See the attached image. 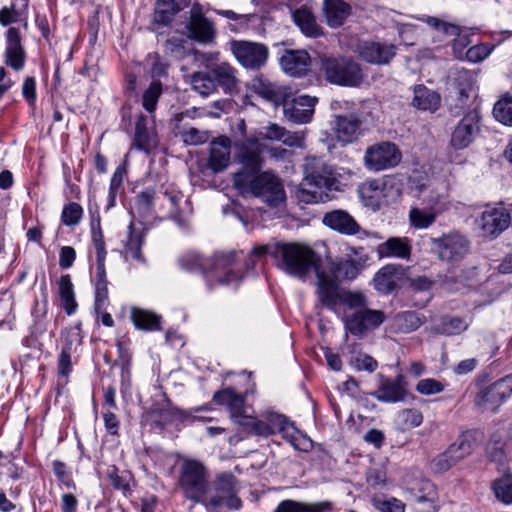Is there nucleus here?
Returning <instances> with one entry per match:
<instances>
[{"mask_svg": "<svg viewBox=\"0 0 512 512\" xmlns=\"http://www.w3.org/2000/svg\"><path fill=\"white\" fill-rule=\"evenodd\" d=\"M340 304H344L349 309L358 311L367 307V298L365 294L360 291H350L343 289Z\"/></svg>", "mask_w": 512, "mask_h": 512, "instance_id": "nucleus-55", "label": "nucleus"}, {"mask_svg": "<svg viewBox=\"0 0 512 512\" xmlns=\"http://www.w3.org/2000/svg\"><path fill=\"white\" fill-rule=\"evenodd\" d=\"M235 477L231 474L219 475L212 484V491L206 494L202 504L210 511L221 508L239 509L241 500L236 495Z\"/></svg>", "mask_w": 512, "mask_h": 512, "instance_id": "nucleus-8", "label": "nucleus"}, {"mask_svg": "<svg viewBox=\"0 0 512 512\" xmlns=\"http://www.w3.org/2000/svg\"><path fill=\"white\" fill-rule=\"evenodd\" d=\"M394 189L393 179L368 180L360 186V195L365 205L372 209L380 206L390 197V191Z\"/></svg>", "mask_w": 512, "mask_h": 512, "instance_id": "nucleus-16", "label": "nucleus"}, {"mask_svg": "<svg viewBox=\"0 0 512 512\" xmlns=\"http://www.w3.org/2000/svg\"><path fill=\"white\" fill-rule=\"evenodd\" d=\"M396 321L399 329L404 333H409L418 329L423 320L414 311H406L396 316Z\"/></svg>", "mask_w": 512, "mask_h": 512, "instance_id": "nucleus-52", "label": "nucleus"}, {"mask_svg": "<svg viewBox=\"0 0 512 512\" xmlns=\"http://www.w3.org/2000/svg\"><path fill=\"white\" fill-rule=\"evenodd\" d=\"M282 69L291 76H303L310 67L311 59L304 50H286L280 58Z\"/></svg>", "mask_w": 512, "mask_h": 512, "instance_id": "nucleus-30", "label": "nucleus"}, {"mask_svg": "<svg viewBox=\"0 0 512 512\" xmlns=\"http://www.w3.org/2000/svg\"><path fill=\"white\" fill-rule=\"evenodd\" d=\"M418 20L427 23L429 27H431L443 37L458 36L461 32V29L458 25L446 22L437 17L423 15L418 17Z\"/></svg>", "mask_w": 512, "mask_h": 512, "instance_id": "nucleus-45", "label": "nucleus"}, {"mask_svg": "<svg viewBox=\"0 0 512 512\" xmlns=\"http://www.w3.org/2000/svg\"><path fill=\"white\" fill-rule=\"evenodd\" d=\"M330 508L328 502L306 503L295 500H284L279 503L274 512H324Z\"/></svg>", "mask_w": 512, "mask_h": 512, "instance_id": "nucleus-40", "label": "nucleus"}, {"mask_svg": "<svg viewBox=\"0 0 512 512\" xmlns=\"http://www.w3.org/2000/svg\"><path fill=\"white\" fill-rule=\"evenodd\" d=\"M385 319L384 312L365 307L346 317L345 328L353 335L363 336L368 331L378 328Z\"/></svg>", "mask_w": 512, "mask_h": 512, "instance_id": "nucleus-14", "label": "nucleus"}, {"mask_svg": "<svg viewBox=\"0 0 512 512\" xmlns=\"http://www.w3.org/2000/svg\"><path fill=\"white\" fill-rule=\"evenodd\" d=\"M5 50V64L19 71L24 67L26 54L21 45V36L18 28L10 27L7 31Z\"/></svg>", "mask_w": 512, "mask_h": 512, "instance_id": "nucleus-27", "label": "nucleus"}, {"mask_svg": "<svg viewBox=\"0 0 512 512\" xmlns=\"http://www.w3.org/2000/svg\"><path fill=\"white\" fill-rule=\"evenodd\" d=\"M374 506L381 512H404V503L394 497L383 498L376 497L373 499Z\"/></svg>", "mask_w": 512, "mask_h": 512, "instance_id": "nucleus-58", "label": "nucleus"}, {"mask_svg": "<svg viewBox=\"0 0 512 512\" xmlns=\"http://www.w3.org/2000/svg\"><path fill=\"white\" fill-rule=\"evenodd\" d=\"M455 464V460L453 459V457L449 453V450L447 449L443 453L437 455L431 461V469L436 473H442L449 470Z\"/></svg>", "mask_w": 512, "mask_h": 512, "instance_id": "nucleus-64", "label": "nucleus"}, {"mask_svg": "<svg viewBox=\"0 0 512 512\" xmlns=\"http://www.w3.org/2000/svg\"><path fill=\"white\" fill-rule=\"evenodd\" d=\"M135 145L140 150H149L151 147V139L145 125V117L141 115L135 127Z\"/></svg>", "mask_w": 512, "mask_h": 512, "instance_id": "nucleus-56", "label": "nucleus"}, {"mask_svg": "<svg viewBox=\"0 0 512 512\" xmlns=\"http://www.w3.org/2000/svg\"><path fill=\"white\" fill-rule=\"evenodd\" d=\"M512 394V375L483 387L475 396V404L482 410L495 411Z\"/></svg>", "mask_w": 512, "mask_h": 512, "instance_id": "nucleus-13", "label": "nucleus"}, {"mask_svg": "<svg viewBox=\"0 0 512 512\" xmlns=\"http://www.w3.org/2000/svg\"><path fill=\"white\" fill-rule=\"evenodd\" d=\"M362 121L356 114L337 115L333 120V130L338 141L349 144L361 134Z\"/></svg>", "mask_w": 512, "mask_h": 512, "instance_id": "nucleus-24", "label": "nucleus"}, {"mask_svg": "<svg viewBox=\"0 0 512 512\" xmlns=\"http://www.w3.org/2000/svg\"><path fill=\"white\" fill-rule=\"evenodd\" d=\"M159 189H145L136 196V205L143 215L159 214Z\"/></svg>", "mask_w": 512, "mask_h": 512, "instance_id": "nucleus-43", "label": "nucleus"}, {"mask_svg": "<svg viewBox=\"0 0 512 512\" xmlns=\"http://www.w3.org/2000/svg\"><path fill=\"white\" fill-rule=\"evenodd\" d=\"M326 79L342 86H358L363 81L360 65L349 58L324 57L321 60Z\"/></svg>", "mask_w": 512, "mask_h": 512, "instance_id": "nucleus-7", "label": "nucleus"}, {"mask_svg": "<svg viewBox=\"0 0 512 512\" xmlns=\"http://www.w3.org/2000/svg\"><path fill=\"white\" fill-rule=\"evenodd\" d=\"M474 75L465 69L458 70L453 78L454 92L458 100L464 104L474 90Z\"/></svg>", "mask_w": 512, "mask_h": 512, "instance_id": "nucleus-37", "label": "nucleus"}, {"mask_svg": "<svg viewBox=\"0 0 512 512\" xmlns=\"http://www.w3.org/2000/svg\"><path fill=\"white\" fill-rule=\"evenodd\" d=\"M279 267L286 273L305 277L312 269L316 272L320 257L309 246L299 243H283L279 252Z\"/></svg>", "mask_w": 512, "mask_h": 512, "instance_id": "nucleus-4", "label": "nucleus"}, {"mask_svg": "<svg viewBox=\"0 0 512 512\" xmlns=\"http://www.w3.org/2000/svg\"><path fill=\"white\" fill-rule=\"evenodd\" d=\"M290 96L289 94L282 104L283 113L287 120L295 124L310 122L317 99L308 95H300L292 99H290Z\"/></svg>", "mask_w": 512, "mask_h": 512, "instance_id": "nucleus-15", "label": "nucleus"}, {"mask_svg": "<svg viewBox=\"0 0 512 512\" xmlns=\"http://www.w3.org/2000/svg\"><path fill=\"white\" fill-rule=\"evenodd\" d=\"M211 74L216 89L220 87L225 94L233 95L239 92L240 81L237 70L228 62H221L219 65L211 66Z\"/></svg>", "mask_w": 512, "mask_h": 512, "instance_id": "nucleus-25", "label": "nucleus"}, {"mask_svg": "<svg viewBox=\"0 0 512 512\" xmlns=\"http://www.w3.org/2000/svg\"><path fill=\"white\" fill-rule=\"evenodd\" d=\"M263 418L265 419L266 423L272 428L273 434L277 431L279 432H285L289 429V424L287 422V419L284 415L267 411L263 414Z\"/></svg>", "mask_w": 512, "mask_h": 512, "instance_id": "nucleus-63", "label": "nucleus"}, {"mask_svg": "<svg viewBox=\"0 0 512 512\" xmlns=\"http://www.w3.org/2000/svg\"><path fill=\"white\" fill-rule=\"evenodd\" d=\"M444 390V384L433 378L421 379L416 385V391L422 395H434Z\"/></svg>", "mask_w": 512, "mask_h": 512, "instance_id": "nucleus-62", "label": "nucleus"}, {"mask_svg": "<svg viewBox=\"0 0 512 512\" xmlns=\"http://www.w3.org/2000/svg\"><path fill=\"white\" fill-rule=\"evenodd\" d=\"M346 258L320 261L317 268L338 283L356 279L369 261V255L363 247H350Z\"/></svg>", "mask_w": 512, "mask_h": 512, "instance_id": "nucleus-6", "label": "nucleus"}, {"mask_svg": "<svg viewBox=\"0 0 512 512\" xmlns=\"http://www.w3.org/2000/svg\"><path fill=\"white\" fill-rule=\"evenodd\" d=\"M322 223L326 227L346 236L356 235L362 231L361 226L356 219L346 210L342 209H336L325 213Z\"/></svg>", "mask_w": 512, "mask_h": 512, "instance_id": "nucleus-22", "label": "nucleus"}, {"mask_svg": "<svg viewBox=\"0 0 512 512\" xmlns=\"http://www.w3.org/2000/svg\"><path fill=\"white\" fill-rule=\"evenodd\" d=\"M209 133L201 131L195 127L184 129L181 132V138L187 145H201L209 140Z\"/></svg>", "mask_w": 512, "mask_h": 512, "instance_id": "nucleus-59", "label": "nucleus"}, {"mask_svg": "<svg viewBox=\"0 0 512 512\" xmlns=\"http://www.w3.org/2000/svg\"><path fill=\"white\" fill-rule=\"evenodd\" d=\"M357 51L359 57L370 64L386 65L395 57L396 46L388 43L364 41L359 43Z\"/></svg>", "mask_w": 512, "mask_h": 512, "instance_id": "nucleus-18", "label": "nucleus"}, {"mask_svg": "<svg viewBox=\"0 0 512 512\" xmlns=\"http://www.w3.org/2000/svg\"><path fill=\"white\" fill-rule=\"evenodd\" d=\"M409 491L419 502L431 500L434 495V487L428 480H421L415 486L409 487Z\"/></svg>", "mask_w": 512, "mask_h": 512, "instance_id": "nucleus-60", "label": "nucleus"}, {"mask_svg": "<svg viewBox=\"0 0 512 512\" xmlns=\"http://www.w3.org/2000/svg\"><path fill=\"white\" fill-rule=\"evenodd\" d=\"M409 219L413 227L425 229L435 222L436 215L432 211L412 208L409 213Z\"/></svg>", "mask_w": 512, "mask_h": 512, "instance_id": "nucleus-53", "label": "nucleus"}, {"mask_svg": "<svg viewBox=\"0 0 512 512\" xmlns=\"http://www.w3.org/2000/svg\"><path fill=\"white\" fill-rule=\"evenodd\" d=\"M57 285L62 308L68 315L74 314L78 304L75 299L74 286L70 276L68 274L62 275L58 279Z\"/></svg>", "mask_w": 512, "mask_h": 512, "instance_id": "nucleus-36", "label": "nucleus"}, {"mask_svg": "<svg viewBox=\"0 0 512 512\" xmlns=\"http://www.w3.org/2000/svg\"><path fill=\"white\" fill-rule=\"evenodd\" d=\"M480 120L481 116L477 109L465 113L451 133V147L455 150L469 147L480 133Z\"/></svg>", "mask_w": 512, "mask_h": 512, "instance_id": "nucleus-11", "label": "nucleus"}, {"mask_svg": "<svg viewBox=\"0 0 512 512\" xmlns=\"http://www.w3.org/2000/svg\"><path fill=\"white\" fill-rule=\"evenodd\" d=\"M256 93L275 105H282L289 96V88L269 81L259 80L254 84Z\"/></svg>", "mask_w": 512, "mask_h": 512, "instance_id": "nucleus-33", "label": "nucleus"}, {"mask_svg": "<svg viewBox=\"0 0 512 512\" xmlns=\"http://www.w3.org/2000/svg\"><path fill=\"white\" fill-rule=\"evenodd\" d=\"M178 10L179 7L174 0H158L155 5V21L167 24Z\"/></svg>", "mask_w": 512, "mask_h": 512, "instance_id": "nucleus-50", "label": "nucleus"}, {"mask_svg": "<svg viewBox=\"0 0 512 512\" xmlns=\"http://www.w3.org/2000/svg\"><path fill=\"white\" fill-rule=\"evenodd\" d=\"M131 318L138 329L142 330H159L161 317L151 311L133 308Z\"/></svg>", "mask_w": 512, "mask_h": 512, "instance_id": "nucleus-41", "label": "nucleus"}, {"mask_svg": "<svg viewBox=\"0 0 512 512\" xmlns=\"http://www.w3.org/2000/svg\"><path fill=\"white\" fill-rule=\"evenodd\" d=\"M493 115L498 122L512 126V94H504L494 104Z\"/></svg>", "mask_w": 512, "mask_h": 512, "instance_id": "nucleus-48", "label": "nucleus"}, {"mask_svg": "<svg viewBox=\"0 0 512 512\" xmlns=\"http://www.w3.org/2000/svg\"><path fill=\"white\" fill-rule=\"evenodd\" d=\"M235 159L242 166L234 174H257L263 165L262 145L258 139L247 138L235 143Z\"/></svg>", "mask_w": 512, "mask_h": 512, "instance_id": "nucleus-10", "label": "nucleus"}, {"mask_svg": "<svg viewBox=\"0 0 512 512\" xmlns=\"http://www.w3.org/2000/svg\"><path fill=\"white\" fill-rule=\"evenodd\" d=\"M230 46L237 61L246 69H259L267 61L268 48L262 43L234 40Z\"/></svg>", "mask_w": 512, "mask_h": 512, "instance_id": "nucleus-12", "label": "nucleus"}, {"mask_svg": "<svg viewBox=\"0 0 512 512\" xmlns=\"http://www.w3.org/2000/svg\"><path fill=\"white\" fill-rule=\"evenodd\" d=\"M293 19L301 31L309 37H319L322 34L320 26L312 12L307 8H300L294 11Z\"/></svg>", "mask_w": 512, "mask_h": 512, "instance_id": "nucleus-38", "label": "nucleus"}, {"mask_svg": "<svg viewBox=\"0 0 512 512\" xmlns=\"http://www.w3.org/2000/svg\"><path fill=\"white\" fill-rule=\"evenodd\" d=\"M259 137L264 140L280 141L289 147L302 148L304 146V134L302 132H290L275 123L263 127Z\"/></svg>", "mask_w": 512, "mask_h": 512, "instance_id": "nucleus-29", "label": "nucleus"}, {"mask_svg": "<svg viewBox=\"0 0 512 512\" xmlns=\"http://www.w3.org/2000/svg\"><path fill=\"white\" fill-rule=\"evenodd\" d=\"M235 257V253H229L217 255L213 259H203L199 254L190 252L179 259V264L186 271L203 272L210 285L230 284L242 275V268Z\"/></svg>", "mask_w": 512, "mask_h": 512, "instance_id": "nucleus-1", "label": "nucleus"}, {"mask_svg": "<svg viewBox=\"0 0 512 512\" xmlns=\"http://www.w3.org/2000/svg\"><path fill=\"white\" fill-rule=\"evenodd\" d=\"M233 185L241 195L259 197L272 207H278L285 200L280 179L270 172L233 174Z\"/></svg>", "mask_w": 512, "mask_h": 512, "instance_id": "nucleus-2", "label": "nucleus"}, {"mask_svg": "<svg viewBox=\"0 0 512 512\" xmlns=\"http://www.w3.org/2000/svg\"><path fill=\"white\" fill-rule=\"evenodd\" d=\"M398 419L406 428H415L422 424L423 415L417 409H404L399 412Z\"/></svg>", "mask_w": 512, "mask_h": 512, "instance_id": "nucleus-61", "label": "nucleus"}, {"mask_svg": "<svg viewBox=\"0 0 512 512\" xmlns=\"http://www.w3.org/2000/svg\"><path fill=\"white\" fill-rule=\"evenodd\" d=\"M82 214V207L78 203L71 202L64 206L61 220L67 226H74L80 222Z\"/></svg>", "mask_w": 512, "mask_h": 512, "instance_id": "nucleus-57", "label": "nucleus"}, {"mask_svg": "<svg viewBox=\"0 0 512 512\" xmlns=\"http://www.w3.org/2000/svg\"><path fill=\"white\" fill-rule=\"evenodd\" d=\"M475 442V434L473 432H465L448 447L449 453L456 463L472 453L475 448Z\"/></svg>", "mask_w": 512, "mask_h": 512, "instance_id": "nucleus-39", "label": "nucleus"}, {"mask_svg": "<svg viewBox=\"0 0 512 512\" xmlns=\"http://www.w3.org/2000/svg\"><path fill=\"white\" fill-rule=\"evenodd\" d=\"M406 390L401 384L393 381H385L375 392V397L382 402H398L404 400Z\"/></svg>", "mask_w": 512, "mask_h": 512, "instance_id": "nucleus-44", "label": "nucleus"}, {"mask_svg": "<svg viewBox=\"0 0 512 512\" xmlns=\"http://www.w3.org/2000/svg\"><path fill=\"white\" fill-rule=\"evenodd\" d=\"M405 278L402 265L388 264L382 267L374 276L375 289L381 294H389L399 287Z\"/></svg>", "mask_w": 512, "mask_h": 512, "instance_id": "nucleus-23", "label": "nucleus"}, {"mask_svg": "<svg viewBox=\"0 0 512 512\" xmlns=\"http://www.w3.org/2000/svg\"><path fill=\"white\" fill-rule=\"evenodd\" d=\"M190 37L201 43H211L215 38V29L212 22L204 17L199 4H194L190 11L187 23Z\"/></svg>", "mask_w": 512, "mask_h": 512, "instance_id": "nucleus-20", "label": "nucleus"}, {"mask_svg": "<svg viewBox=\"0 0 512 512\" xmlns=\"http://www.w3.org/2000/svg\"><path fill=\"white\" fill-rule=\"evenodd\" d=\"M324 12L327 24L332 28H337L349 16L350 6L343 0H325Z\"/></svg>", "mask_w": 512, "mask_h": 512, "instance_id": "nucleus-34", "label": "nucleus"}, {"mask_svg": "<svg viewBox=\"0 0 512 512\" xmlns=\"http://www.w3.org/2000/svg\"><path fill=\"white\" fill-rule=\"evenodd\" d=\"M376 252L379 258L409 259L411 255L410 241L408 238L390 237L377 246Z\"/></svg>", "mask_w": 512, "mask_h": 512, "instance_id": "nucleus-32", "label": "nucleus"}, {"mask_svg": "<svg viewBox=\"0 0 512 512\" xmlns=\"http://www.w3.org/2000/svg\"><path fill=\"white\" fill-rule=\"evenodd\" d=\"M412 105L420 110L434 112L440 105V96L424 85L414 87Z\"/></svg>", "mask_w": 512, "mask_h": 512, "instance_id": "nucleus-35", "label": "nucleus"}, {"mask_svg": "<svg viewBox=\"0 0 512 512\" xmlns=\"http://www.w3.org/2000/svg\"><path fill=\"white\" fill-rule=\"evenodd\" d=\"M240 426H242L247 432L268 437L273 434L272 428L266 423L265 419L258 420L254 417L248 416L240 419Z\"/></svg>", "mask_w": 512, "mask_h": 512, "instance_id": "nucleus-51", "label": "nucleus"}, {"mask_svg": "<svg viewBox=\"0 0 512 512\" xmlns=\"http://www.w3.org/2000/svg\"><path fill=\"white\" fill-rule=\"evenodd\" d=\"M183 199L182 192L174 185L161 186L159 188L158 212L164 218H171L182 224L183 217L180 202Z\"/></svg>", "mask_w": 512, "mask_h": 512, "instance_id": "nucleus-17", "label": "nucleus"}, {"mask_svg": "<svg viewBox=\"0 0 512 512\" xmlns=\"http://www.w3.org/2000/svg\"><path fill=\"white\" fill-rule=\"evenodd\" d=\"M433 242L442 260L458 261L468 251V241L459 234H448Z\"/></svg>", "mask_w": 512, "mask_h": 512, "instance_id": "nucleus-21", "label": "nucleus"}, {"mask_svg": "<svg viewBox=\"0 0 512 512\" xmlns=\"http://www.w3.org/2000/svg\"><path fill=\"white\" fill-rule=\"evenodd\" d=\"M178 485L186 498L202 503L209 491L207 468L198 460L183 458L179 468Z\"/></svg>", "mask_w": 512, "mask_h": 512, "instance_id": "nucleus-5", "label": "nucleus"}, {"mask_svg": "<svg viewBox=\"0 0 512 512\" xmlns=\"http://www.w3.org/2000/svg\"><path fill=\"white\" fill-rule=\"evenodd\" d=\"M492 490L499 501L512 504V476L510 474H505L493 481Z\"/></svg>", "mask_w": 512, "mask_h": 512, "instance_id": "nucleus-49", "label": "nucleus"}, {"mask_svg": "<svg viewBox=\"0 0 512 512\" xmlns=\"http://www.w3.org/2000/svg\"><path fill=\"white\" fill-rule=\"evenodd\" d=\"M162 93V84L158 80H154L151 82L149 87L145 90L143 94V107L144 109L151 113L155 110L158 99Z\"/></svg>", "mask_w": 512, "mask_h": 512, "instance_id": "nucleus-54", "label": "nucleus"}, {"mask_svg": "<svg viewBox=\"0 0 512 512\" xmlns=\"http://www.w3.org/2000/svg\"><path fill=\"white\" fill-rule=\"evenodd\" d=\"M303 174L298 196L305 202H318L322 199L321 190H330L336 182L332 167L318 157L305 159Z\"/></svg>", "mask_w": 512, "mask_h": 512, "instance_id": "nucleus-3", "label": "nucleus"}, {"mask_svg": "<svg viewBox=\"0 0 512 512\" xmlns=\"http://www.w3.org/2000/svg\"><path fill=\"white\" fill-rule=\"evenodd\" d=\"M231 141L222 136L210 144L209 166L214 172L223 171L230 162Z\"/></svg>", "mask_w": 512, "mask_h": 512, "instance_id": "nucleus-31", "label": "nucleus"}, {"mask_svg": "<svg viewBox=\"0 0 512 512\" xmlns=\"http://www.w3.org/2000/svg\"><path fill=\"white\" fill-rule=\"evenodd\" d=\"M317 289L316 294L319 302L326 308L335 311L340 305L343 289L339 283L316 268Z\"/></svg>", "mask_w": 512, "mask_h": 512, "instance_id": "nucleus-19", "label": "nucleus"}, {"mask_svg": "<svg viewBox=\"0 0 512 512\" xmlns=\"http://www.w3.org/2000/svg\"><path fill=\"white\" fill-rule=\"evenodd\" d=\"M468 327L469 324L460 317H443L433 330L439 334L458 335Z\"/></svg>", "mask_w": 512, "mask_h": 512, "instance_id": "nucleus-47", "label": "nucleus"}, {"mask_svg": "<svg viewBox=\"0 0 512 512\" xmlns=\"http://www.w3.org/2000/svg\"><path fill=\"white\" fill-rule=\"evenodd\" d=\"M402 159V153L392 142L383 141L367 147L363 162L373 172H380L396 167Z\"/></svg>", "mask_w": 512, "mask_h": 512, "instance_id": "nucleus-9", "label": "nucleus"}, {"mask_svg": "<svg viewBox=\"0 0 512 512\" xmlns=\"http://www.w3.org/2000/svg\"><path fill=\"white\" fill-rule=\"evenodd\" d=\"M132 224H130V233L125 243L124 257L127 261H137L144 263V257L141 253L143 243L142 236L132 231Z\"/></svg>", "mask_w": 512, "mask_h": 512, "instance_id": "nucleus-46", "label": "nucleus"}, {"mask_svg": "<svg viewBox=\"0 0 512 512\" xmlns=\"http://www.w3.org/2000/svg\"><path fill=\"white\" fill-rule=\"evenodd\" d=\"M213 400L219 405H225L232 419L240 424V419L246 418L245 408V396L243 394L236 393L232 388H225L214 394Z\"/></svg>", "mask_w": 512, "mask_h": 512, "instance_id": "nucleus-28", "label": "nucleus"}, {"mask_svg": "<svg viewBox=\"0 0 512 512\" xmlns=\"http://www.w3.org/2000/svg\"><path fill=\"white\" fill-rule=\"evenodd\" d=\"M510 222L509 213L500 209H491L482 213L479 227L483 236L495 237L505 230Z\"/></svg>", "mask_w": 512, "mask_h": 512, "instance_id": "nucleus-26", "label": "nucleus"}, {"mask_svg": "<svg viewBox=\"0 0 512 512\" xmlns=\"http://www.w3.org/2000/svg\"><path fill=\"white\" fill-rule=\"evenodd\" d=\"M190 84L194 91L204 97L217 91L213 76L209 71L194 72L190 77Z\"/></svg>", "mask_w": 512, "mask_h": 512, "instance_id": "nucleus-42", "label": "nucleus"}]
</instances>
